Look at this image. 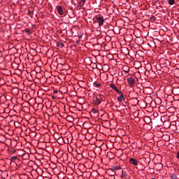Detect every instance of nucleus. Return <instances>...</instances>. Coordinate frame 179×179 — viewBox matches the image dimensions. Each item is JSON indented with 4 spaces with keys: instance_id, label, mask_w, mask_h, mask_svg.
I'll return each mask as SVG.
<instances>
[{
    "instance_id": "nucleus-1",
    "label": "nucleus",
    "mask_w": 179,
    "mask_h": 179,
    "mask_svg": "<svg viewBox=\"0 0 179 179\" xmlns=\"http://www.w3.org/2000/svg\"><path fill=\"white\" fill-rule=\"evenodd\" d=\"M127 82L130 87H134V86L135 85V79L132 77L127 78Z\"/></svg>"
},
{
    "instance_id": "nucleus-2",
    "label": "nucleus",
    "mask_w": 179,
    "mask_h": 179,
    "mask_svg": "<svg viewBox=\"0 0 179 179\" xmlns=\"http://www.w3.org/2000/svg\"><path fill=\"white\" fill-rule=\"evenodd\" d=\"M110 87H111V89H113V90H115L116 93H118V94H122V92L120 91V90L117 88L115 85L111 83L110 84Z\"/></svg>"
},
{
    "instance_id": "nucleus-3",
    "label": "nucleus",
    "mask_w": 179,
    "mask_h": 179,
    "mask_svg": "<svg viewBox=\"0 0 179 179\" xmlns=\"http://www.w3.org/2000/svg\"><path fill=\"white\" fill-rule=\"evenodd\" d=\"M96 20L99 26H103V24H104V18H103V17H96Z\"/></svg>"
},
{
    "instance_id": "nucleus-4",
    "label": "nucleus",
    "mask_w": 179,
    "mask_h": 179,
    "mask_svg": "<svg viewBox=\"0 0 179 179\" xmlns=\"http://www.w3.org/2000/svg\"><path fill=\"white\" fill-rule=\"evenodd\" d=\"M93 101H94V106H99L100 103H101V100H100V99L96 96L94 97Z\"/></svg>"
},
{
    "instance_id": "nucleus-5",
    "label": "nucleus",
    "mask_w": 179,
    "mask_h": 179,
    "mask_svg": "<svg viewBox=\"0 0 179 179\" xmlns=\"http://www.w3.org/2000/svg\"><path fill=\"white\" fill-rule=\"evenodd\" d=\"M129 163L134 164V166H138V161L136 159L130 158Z\"/></svg>"
},
{
    "instance_id": "nucleus-6",
    "label": "nucleus",
    "mask_w": 179,
    "mask_h": 179,
    "mask_svg": "<svg viewBox=\"0 0 179 179\" xmlns=\"http://www.w3.org/2000/svg\"><path fill=\"white\" fill-rule=\"evenodd\" d=\"M57 10L59 15H64V10H62V6H57Z\"/></svg>"
},
{
    "instance_id": "nucleus-7",
    "label": "nucleus",
    "mask_w": 179,
    "mask_h": 179,
    "mask_svg": "<svg viewBox=\"0 0 179 179\" xmlns=\"http://www.w3.org/2000/svg\"><path fill=\"white\" fill-rule=\"evenodd\" d=\"M122 99H125V98L124 97V94H121V95L117 97V100L119 101H122Z\"/></svg>"
},
{
    "instance_id": "nucleus-8",
    "label": "nucleus",
    "mask_w": 179,
    "mask_h": 179,
    "mask_svg": "<svg viewBox=\"0 0 179 179\" xmlns=\"http://www.w3.org/2000/svg\"><path fill=\"white\" fill-rule=\"evenodd\" d=\"M85 2H86V0H80L79 1L80 6H83V5H85Z\"/></svg>"
},
{
    "instance_id": "nucleus-9",
    "label": "nucleus",
    "mask_w": 179,
    "mask_h": 179,
    "mask_svg": "<svg viewBox=\"0 0 179 179\" xmlns=\"http://www.w3.org/2000/svg\"><path fill=\"white\" fill-rule=\"evenodd\" d=\"M57 47H59L60 48H63L64 47V43H61V42H57Z\"/></svg>"
},
{
    "instance_id": "nucleus-10",
    "label": "nucleus",
    "mask_w": 179,
    "mask_h": 179,
    "mask_svg": "<svg viewBox=\"0 0 179 179\" xmlns=\"http://www.w3.org/2000/svg\"><path fill=\"white\" fill-rule=\"evenodd\" d=\"M121 177L122 178H125V177H127V173H125V171H122Z\"/></svg>"
},
{
    "instance_id": "nucleus-11",
    "label": "nucleus",
    "mask_w": 179,
    "mask_h": 179,
    "mask_svg": "<svg viewBox=\"0 0 179 179\" xmlns=\"http://www.w3.org/2000/svg\"><path fill=\"white\" fill-rule=\"evenodd\" d=\"M67 118L70 120V122H72V121H74V119L72 116H68Z\"/></svg>"
},
{
    "instance_id": "nucleus-12",
    "label": "nucleus",
    "mask_w": 179,
    "mask_h": 179,
    "mask_svg": "<svg viewBox=\"0 0 179 179\" xmlns=\"http://www.w3.org/2000/svg\"><path fill=\"white\" fill-rule=\"evenodd\" d=\"M15 160H17V157L14 156L11 157V162H15Z\"/></svg>"
},
{
    "instance_id": "nucleus-13",
    "label": "nucleus",
    "mask_w": 179,
    "mask_h": 179,
    "mask_svg": "<svg viewBox=\"0 0 179 179\" xmlns=\"http://www.w3.org/2000/svg\"><path fill=\"white\" fill-rule=\"evenodd\" d=\"M174 2H175L174 0H169V5H174Z\"/></svg>"
},
{
    "instance_id": "nucleus-14",
    "label": "nucleus",
    "mask_w": 179,
    "mask_h": 179,
    "mask_svg": "<svg viewBox=\"0 0 179 179\" xmlns=\"http://www.w3.org/2000/svg\"><path fill=\"white\" fill-rule=\"evenodd\" d=\"M94 85H95V86H96V87H100V86H101V84L97 83V82H95V83H94Z\"/></svg>"
},
{
    "instance_id": "nucleus-15",
    "label": "nucleus",
    "mask_w": 179,
    "mask_h": 179,
    "mask_svg": "<svg viewBox=\"0 0 179 179\" xmlns=\"http://www.w3.org/2000/svg\"><path fill=\"white\" fill-rule=\"evenodd\" d=\"M99 112V110H97L96 108H92V113H94V114H96V113H98Z\"/></svg>"
},
{
    "instance_id": "nucleus-16",
    "label": "nucleus",
    "mask_w": 179,
    "mask_h": 179,
    "mask_svg": "<svg viewBox=\"0 0 179 179\" xmlns=\"http://www.w3.org/2000/svg\"><path fill=\"white\" fill-rule=\"evenodd\" d=\"M25 32H26L27 34H31V31L30 29H26Z\"/></svg>"
},
{
    "instance_id": "nucleus-17",
    "label": "nucleus",
    "mask_w": 179,
    "mask_h": 179,
    "mask_svg": "<svg viewBox=\"0 0 179 179\" xmlns=\"http://www.w3.org/2000/svg\"><path fill=\"white\" fill-rule=\"evenodd\" d=\"M120 169H121V167H120L119 166L114 167V170H120Z\"/></svg>"
},
{
    "instance_id": "nucleus-18",
    "label": "nucleus",
    "mask_w": 179,
    "mask_h": 179,
    "mask_svg": "<svg viewBox=\"0 0 179 179\" xmlns=\"http://www.w3.org/2000/svg\"><path fill=\"white\" fill-rule=\"evenodd\" d=\"M176 157H177V159H178V160H179V151L177 152Z\"/></svg>"
},
{
    "instance_id": "nucleus-19",
    "label": "nucleus",
    "mask_w": 179,
    "mask_h": 179,
    "mask_svg": "<svg viewBox=\"0 0 179 179\" xmlns=\"http://www.w3.org/2000/svg\"><path fill=\"white\" fill-rule=\"evenodd\" d=\"M54 93H55V94H57V93H58V90H55Z\"/></svg>"
},
{
    "instance_id": "nucleus-20",
    "label": "nucleus",
    "mask_w": 179,
    "mask_h": 179,
    "mask_svg": "<svg viewBox=\"0 0 179 179\" xmlns=\"http://www.w3.org/2000/svg\"><path fill=\"white\" fill-rule=\"evenodd\" d=\"M53 100H55V96H52Z\"/></svg>"
},
{
    "instance_id": "nucleus-21",
    "label": "nucleus",
    "mask_w": 179,
    "mask_h": 179,
    "mask_svg": "<svg viewBox=\"0 0 179 179\" xmlns=\"http://www.w3.org/2000/svg\"><path fill=\"white\" fill-rule=\"evenodd\" d=\"M151 179H155V178H151Z\"/></svg>"
}]
</instances>
